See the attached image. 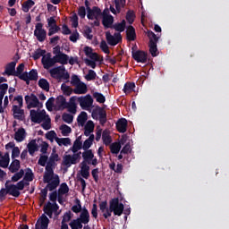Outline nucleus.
Listing matches in <instances>:
<instances>
[{
  "instance_id": "f257e3e1",
  "label": "nucleus",
  "mask_w": 229,
  "mask_h": 229,
  "mask_svg": "<svg viewBox=\"0 0 229 229\" xmlns=\"http://www.w3.org/2000/svg\"><path fill=\"white\" fill-rule=\"evenodd\" d=\"M58 160H60L58 154L54 152L51 154L49 160L47 163L43 180L45 183H48L47 187L50 191H55V189L60 185V177H58L57 174H55V172L53 171Z\"/></svg>"
},
{
  "instance_id": "f03ea898",
  "label": "nucleus",
  "mask_w": 229,
  "mask_h": 229,
  "mask_svg": "<svg viewBox=\"0 0 229 229\" xmlns=\"http://www.w3.org/2000/svg\"><path fill=\"white\" fill-rule=\"evenodd\" d=\"M30 120L32 123H36L37 124L43 123L42 128H44V130L51 129V118H49L46 110H30Z\"/></svg>"
},
{
  "instance_id": "7ed1b4c3",
  "label": "nucleus",
  "mask_w": 229,
  "mask_h": 229,
  "mask_svg": "<svg viewBox=\"0 0 229 229\" xmlns=\"http://www.w3.org/2000/svg\"><path fill=\"white\" fill-rule=\"evenodd\" d=\"M87 12L88 19L89 21H93V22H91V26H99V24L101 23V17L103 15L101 9L95 6L92 9L88 8Z\"/></svg>"
},
{
  "instance_id": "20e7f679",
  "label": "nucleus",
  "mask_w": 229,
  "mask_h": 229,
  "mask_svg": "<svg viewBox=\"0 0 229 229\" xmlns=\"http://www.w3.org/2000/svg\"><path fill=\"white\" fill-rule=\"evenodd\" d=\"M49 74L55 80H69V72L65 71V66H58L49 70Z\"/></svg>"
},
{
  "instance_id": "39448f33",
  "label": "nucleus",
  "mask_w": 229,
  "mask_h": 229,
  "mask_svg": "<svg viewBox=\"0 0 229 229\" xmlns=\"http://www.w3.org/2000/svg\"><path fill=\"white\" fill-rule=\"evenodd\" d=\"M80 158H81V152H78L77 154L73 155L65 154L63 157L62 165L69 168L71 165L78 164V162H80Z\"/></svg>"
},
{
  "instance_id": "423d86ee",
  "label": "nucleus",
  "mask_w": 229,
  "mask_h": 229,
  "mask_svg": "<svg viewBox=\"0 0 229 229\" xmlns=\"http://www.w3.org/2000/svg\"><path fill=\"white\" fill-rule=\"evenodd\" d=\"M76 101H78L82 110H90V108H92V105H94V98H92V96L90 95L76 97Z\"/></svg>"
},
{
  "instance_id": "0eeeda50",
  "label": "nucleus",
  "mask_w": 229,
  "mask_h": 229,
  "mask_svg": "<svg viewBox=\"0 0 229 229\" xmlns=\"http://www.w3.org/2000/svg\"><path fill=\"white\" fill-rule=\"evenodd\" d=\"M109 205H111V213L113 212L114 216H123V212H124V205L119 202V199H113Z\"/></svg>"
},
{
  "instance_id": "6e6552de",
  "label": "nucleus",
  "mask_w": 229,
  "mask_h": 229,
  "mask_svg": "<svg viewBox=\"0 0 229 229\" xmlns=\"http://www.w3.org/2000/svg\"><path fill=\"white\" fill-rule=\"evenodd\" d=\"M25 101L27 103V107L29 109H30V108H42V106H44L42 102H40L38 100V98H37V96H35L34 94L25 96Z\"/></svg>"
},
{
  "instance_id": "1a4fd4ad",
  "label": "nucleus",
  "mask_w": 229,
  "mask_h": 229,
  "mask_svg": "<svg viewBox=\"0 0 229 229\" xmlns=\"http://www.w3.org/2000/svg\"><path fill=\"white\" fill-rule=\"evenodd\" d=\"M34 36L38 42H44L47 37V32L44 30V24L37 23L35 26Z\"/></svg>"
},
{
  "instance_id": "9d476101",
  "label": "nucleus",
  "mask_w": 229,
  "mask_h": 229,
  "mask_svg": "<svg viewBox=\"0 0 229 229\" xmlns=\"http://www.w3.org/2000/svg\"><path fill=\"white\" fill-rule=\"evenodd\" d=\"M102 24L105 28H112V24H114V16L110 14L108 8L102 13Z\"/></svg>"
},
{
  "instance_id": "9b49d317",
  "label": "nucleus",
  "mask_w": 229,
  "mask_h": 229,
  "mask_svg": "<svg viewBox=\"0 0 229 229\" xmlns=\"http://www.w3.org/2000/svg\"><path fill=\"white\" fill-rule=\"evenodd\" d=\"M106 38L109 46H117L118 42H121V33L116 32L112 35L110 32L106 33Z\"/></svg>"
},
{
  "instance_id": "f8f14e48",
  "label": "nucleus",
  "mask_w": 229,
  "mask_h": 229,
  "mask_svg": "<svg viewBox=\"0 0 229 229\" xmlns=\"http://www.w3.org/2000/svg\"><path fill=\"white\" fill-rule=\"evenodd\" d=\"M69 192V186L67 183H62L58 190V203L61 205L65 201V198H67V194Z\"/></svg>"
},
{
  "instance_id": "ddd939ff",
  "label": "nucleus",
  "mask_w": 229,
  "mask_h": 229,
  "mask_svg": "<svg viewBox=\"0 0 229 229\" xmlns=\"http://www.w3.org/2000/svg\"><path fill=\"white\" fill-rule=\"evenodd\" d=\"M41 62L43 64L44 69H51V67L56 64L55 56L51 57V54L43 55Z\"/></svg>"
},
{
  "instance_id": "4468645a",
  "label": "nucleus",
  "mask_w": 229,
  "mask_h": 229,
  "mask_svg": "<svg viewBox=\"0 0 229 229\" xmlns=\"http://www.w3.org/2000/svg\"><path fill=\"white\" fill-rule=\"evenodd\" d=\"M99 208L106 219H108V217L112 216L111 204H109V208H108V204L106 203V201L100 202Z\"/></svg>"
},
{
  "instance_id": "2eb2a0df",
  "label": "nucleus",
  "mask_w": 229,
  "mask_h": 229,
  "mask_svg": "<svg viewBox=\"0 0 229 229\" xmlns=\"http://www.w3.org/2000/svg\"><path fill=\"white\" fill-rule=\"evenodd\" d=\"M58 211V205L56 202H48L47 205L44 206V212L45 214H47L49 217L53 216V213Z\"/></svg>"
},
{
  "instance_id": "dca6fc26",
  "label": "nucleus",
  "mask_w": 229,
  "mask_h": 229,
  "mask_svg": "<svg viewBox=\"0 0 229 229\" xmlns=\"http://www.w3.org/2000/svg\"><path fill=\"white\" fill-rule=\"evenodd\" d=\"M55 110H65L67 108V101L65 98L59 96L56 98L54 105Z\"/></svg>"
},
{
  "instance_id": "f3484780",
  "label": "nucleus",
  "mask_w": 229,
  "mask_h": 229,
  "mask_svg": "<svg viewBox=\"0 0 229 229\" xmlns=\"http://www.w3.org/2000/svg\"><path fill=\"white\" fill-rule=\"evenodd\" d=\"M132 57L136 60V62H140V64H146L148 61V55H146V52L140 50L132 52Z\"/></svg>"
},
{
  "instance_id": "a211bd4d",
  "label": "nucleus",
  "mask_w": 229,
  "mask_h": 229,
  "mask_svg": "<svg viewBox=\"0 0 229 229\" xmlns=\"http://www.w3.org/2000/svg\"><path fill=\"white\" fill-rule=\"evenodd\" d=\"M49 225V218L46 215H42L36 224V229H47Z\"/></svg>"
},
{
  "instance_id": "6ab92c4d",
  "label": "nucleus",
  "mask_w": 229,
  "mask_h": 229,
  "mask_svg": "<svg viewBox=\"0 0 229 229\" xmlns=\"http://www.w3.org/2000/svg\"><path fill=\"white\" fill-rule=\"evenodd\" d=\"M54 57L55 64H61V65H67V64H69V55L66 54L59 52Z\"/></svg>"
},
{
  "instance_id": "aec40b11",
  "label": "nucleus",
  "mask_w": 229,
  "mask_h": 229,
  "mask_svg": "<svg viewBox=\"0 0 229 229\" xmlns=\"http://www.w3.org/2000/svg\"><path fill=\"white\" fill-rule=\"evenodd\" d=\"M127 139L128 138L126 136H123L120 140V142L114 143L111 146V152L114 153V155H117V153H119L121 151V146L124 145Z\"/></svg>"
},
{
  "instance_id": "412c9836",
  "label": "nucleus",
  "mask_w": 229,
  "mask_h": 229,
  "mask_svg": "<svg viewBox=\"0 0 229 229\" xmlns=\"http://www.w3.org/2000/svg\"><path fill=\"white\" fill-rule=\"evenodd\" d=\"M78 219L81 223H82V225H89V222L90 221V214L89 213V210L85 208H82Z\"/></svg>"
},
{
  "instance_id": "4be33fe9",
  "label": "nucleus",
  "mask_w": 229,
  "mask_h": 229,
  "mask_svg": "<svg viewBox=\"0 0 229 229\" xmlns=\"http://www.w3.org/2000/svg\"><path fill=\"white\" fill-rule=\"evenodd\" d=\"M5 189H7L8 194L10 196H13L14 198H19L21 196V191H19L17 186L15 184H5Z\"/></svg>"
},
{
  "instance_id": "5701e85b",
  "label": "nucleus",
  "mask_w": 229,
  "mask_h": 229,
  "mask_svg": "<svg viewBox=\"0 0 229 229\" xmlns=\"http://www.w3.org/2000/svg\"><path fill=\"white\" fill-rule=\"evenodd\" d=\"M81 174L82 178H85L86 180H89V177L90 176V166H89L85 161H82L81 164Z\"/></svg>"
},
{
  "instance_id": "b1692460",
  "label": "nucleus",
  "mask_w": 229,
  "mask_h": 229,
  "mask_svg": "<svg viewBox=\"0 0 229 229\" xmlns=\"http://www.w3.org/2000/svg\"><path fill=\"white\" fill-rule=\"evenodd\" d=\"M83 51L88 58H90V60H94L95 62H99V55L97 53H94L91 47H85Z\"/></svg>"
},
{
  "instance_id": "393cba45",
  "label": "nucleus",
  "mask_w": 229,
  "mask_h": 229,
  "mask_svg": "<svg viewBox=\"0 0 229 229\" xmlns=\"http://www.w3.org/2000/svg\"><path fill=\"white\" fill-rule=\"evenodd\" d=\"M84 135L85 137H90L94 133V122L92 120L88 121L84 125Z\"/></svg>"
},
{
  "instance_id": "a878e982",
  "label": "nucleus",
  "mask_w": 229,
  "mask_h": 229,
  "mask_svg": "<svg viewBox=\"0 0 229 229\" xmlns=\"http://www.w3.org/2000/svg\"><path fill=\"white\" fill-rule=\"evenodd\" d=\"M13 114L14 119L22 121L24 119V110L21 109L19 106H13Z\"/></svg>"
},
{
  "instance_id": "bb28decb",
  "label": "nucleus",
  "mask_w": 229,
  "mask_h": 229,
  "mask_svg": "<svg viewBox=\"0 0 229 229\" xmlns=\"http://www.w3.org/2000/svg\"><path fill=\"white\" fill-rule=\"evenodd\" d=\"M89 92V89L87 88V84L85 82L81 81L79 84H77L73 89L74 94H87Z\"/></svg>"
},
{
  "instance_id": "cd10ccee",
  "label": "nucleus",
  "mask_w": 229,
  "mask_h": 229,
  "mask_svg": "<svg viewBox=\"0 0 229 229\" xmlns=\"http://www.w3.org/2000/svg\"><path fill=\"white\" fill-rule=\"evenodd\" d=\"M26 139V130L24 128L18 129L14 133L16 142H22Z\"/></svg>"
},
{
  "instance_id": "c85d7f7f",
  "label": "nucleus",
  "mask_w": 229,
  "mask_h": 229,
  "mask_svg": "<svg viewBox=\"0 0 229 229\" xmlns=\"http://www.w3.org/2000/svg\"><path fill=\"white\" fill-rule=\"evenodd\" d=\"M116 128L120 133L126 132V128H128V121L124 118L118 120L116 123Z\"/></svg>"
},
{
  "instance_id": "c756f323",
  "label": "nucleus",
  "mask_w": 229,
  "mask_h": 229,
  "mask_svg": "<svg viewBox=\"0 0 229 229\" xmlns=\"http://www.w3.org/2000/svg\"><path fill=\"white\" fill-rule=\"evenodd\" d=\"M8 91V84H2L0 85V114H3L4 112V109L3 108V98H4V94Z\"/></svg>"
},
{
  "instance_id": "7c9ffc66",
  "label": "nucleus",
  "mask_w": 229,
  "mask_h": 229,
  "mask_svg": "<svg viewBox=\"0 0 229 229\" xmlns=\"http://www.w3.org/2000/svg\"><path fill=\"white\" fill-rule=\"evenodd\" d=\"M83 148V143L81 142V137H78L71 148L73 154H77L80 149Z\"/></svg>"
},
{
  "instance_id": "2f4dec72",
  "label": "nucleus",
  "mask_w": 229,
  "mask_h": 229,
  "mask_svg": "<svg viewBox=\"0 0 229 229\" xmlns=\"http://www.w3.org/2000/svg\"><path fill=\"white\" fill-rule=\"evenodd\" d=\"M96 139V136L94 134H91L86 140H84L82 144V149L84 151H87L92 148V144H94V140Z\"/></svg>"
},
{
  "instance_id": "473e14b6",
  "label": "nucleus",
  "mask_w": 229,
  "mask_h": 229,
  "mask_svg": "<svg viewBox=\"0 0 229 229\" xmlns=\"http://www.w3.org/2000/svg\"><path fill=\"white\" fill-rule=\"evenodd\" d=\"M66 108H68V112H70V114H76V96L70 98V102L67 104Z\"/></svg>"
},
{
  "instance_id": "72a5a7b5",
  "label": "nucleus",
  "mask_w": 229,
  "mask_h": 229,
  "mask_svg": "<svg viewBox=\"0 0 229 229\" xmlns=\"http://www.w3.org/2000/svg\"><path fill=\"white\" fill-rule=\"evenodd\" d=\"M82 158H83V162H88V164H90V160H92V158H94V152H92V149H88V150H84L82 152Z\"/></svg>"
},
{
  "instance_id": "f704fd0d",
  "label": "nucleus",
  "mask_w": 229,
  "mask_h": 229,
  "mask_svg": "<svg viewBox=\"0 0 229 229\" xmlns=\"http://www.w3.org/2000/svg\"><path fill=\"white\" fill-rule=\"evenodd\" d=\"M17 65V62L13 61L9 63L6 66H5V74H7V76H12L13 75V72H15V66Z\"/></svg>"
},
{
  "instance_id": "c9c22d12",
  "label": "nucleus",
  "mask_w": 229,
  "mask_h": 229,
  "mask_svg": "<svg viewBox=\"0 0 229 229\" xmlns=\"http://www.w3.org/2000/svg\"><path fill=\"white\" fill-rule=\"evenodd\" d=\"M10 165V154L5 153L0 157V167L6 168Z\"/></svg>"
},
{
  "instance_id": "e433bc0d",
  "label": "nucleus",
  "mask_w": 229,
  "mask_h": 229,
  "mask_svg": "<svg viewBox=\"0 0 229 229\" xmlns=\"http://www.w3.org/2000/svg\"><path fill=\"white\" fill-rule=\"evenodd\" d=\"M28 150L30 155L33 156L35 154V151H38V146L37 145V141L35 140H32L30 141V143L27 145Z\"/></svg>"
},
{
  "instance_id": "4c0bfd02",
  "label": "nucleus",
  "mask_w": 229,
  "mask_h": 229,
  "mask_svg": "<svg viewBox=\"0 0 229 229\" xmlns=\"http://www.w3.org/2000/svg\"><path fill=\"white\" fill-rule=\"evenodd\" d=\"M87 119H89L87 113L81 112L77 118V123L79 126H85V123H87Z\"/></svg>"
},
{
  "instance_id": "58836bf2",
  "label": "nucleus",
  "mask_w": 229,
  "mask_h": 229,
  "mask_svg": "<svg viewBox=\"0 0 229 229\" xmlns=\"http://www.w3.org/2000/svg\"><path fill=\"white\" fill-rule=\"evenodd\" d=\"M102 140L106 146H109V144H112V137L110 136L109 131H104L102 133Z\"/></svg>"
},
{
  "instance_id": "ea45409f",
  "label": "nucleus",
  "mask_w": 229,
  "mask_h": 229,
  "mask_svg": "<svg viewBox=\"0 0 229 229\" xmlns=\"http://www.w3.org/2000/svg\"><path fill=\"white\" fill-rule=\"evenodd\" d=\"M35 6V2L33 0H27L22 4V11L25 13H28L30 12V9L33 8Z\"/></svg>"
},
{
  "instance_id": "a19ab883",
  "label": "nucleus",
  "mask_w": 229,
  "mask_h": 229,
  "mask_svg": "<svg viewBox=\"0 0 229 229\" xmlns=\"http://www.w3.org/2000/svg\"><path fill=\"white\" fill-rule=\"evenodd\" d=\"M126 35L128 40H135V28H133V26H129L126 30Z\"/></svg>"
},
{
  "instance_id": "79ce46f5",
  "label": "nucleus",
  "mask_w": 229,
  "mask_h": 229,
  "mask_svg": "<svg viewBox=\"0 0 229 229\" xmlns=\"http://www.w3.org/2000/svg\"><path fill=\"white\" fill-rule=\"evenodd\" d=\"M21 168V162L19 160L14 159L9 166V171L11 173H17V170Z\"/></svg>"
},
{
  "instance_id": "37998d69",
  "label": "nucleus",
  "mask_w": 229,
  "mask_h": 229,
  "mask_svg": "<svg viewBox=\"0 0 229 229\" xmlns=\"http://www.w3.org/2000/svg\"><path fill=\"white\" fill-rule=\"evenodd\" d=\"M60 131L63 137H69V134L72 130L68 125L63 124L60 126Z\"/></svg>"
},
{
  "instance_id": "c03bdc74",
  "label": "nucleus",
  "mask_w": 229,
  "mask_h": 229,
  "mask_svg": "<svg viewBox=\"0 0 229 229\" xmlns=\"http://www.w3.org/2000/svg\"><path fill=\"white\" fill-rule=\"evenodd\" d=\"M55 142L58 146H71V139L69 138H56Z\"/></svg>"
},
{
  "instance_id": "a18cd8bd",
  "label": "nucleus",
  "mask_w": 229,
  "mask_h": 229,
  "mask_svg": "<svg viewBox=\"0 0 229 229\" xmlns=\"http://www.w3.org/2000/svg\"><path fill=\"white\" fill-rule=\"evenodd\" d=\"M70 226L72 229H81L83 228V224L77 218L70 223Z\"/></svg>"
},
{
  "instance_id": "49530a36",
  "label": "nucleus",
  "mask_w": 229,
  "mask_h": 229,
  "mask_svg": "<svg viewBox=\"0 0 229 229\" xmlns=\"http://www.w3.org/2000/svg\"><path fill=\"white\" fill-rule=\"evenodd\" d=\"M133 89H135V83L127 82L124 85L123 92H125V94H131V92H133Z\"/></svg>"
},
{
  "instance_id": "de8ad7c7",
  "label": "nucleus",
  "mask_w": 229,
  "mask_h": 229,
  "mask_svg": "<svg viewBox=\"0 0 229 229\" xmlns=\"http://www.w3.org/2000/svg\"><path fill=\"white\" fill-rule=\"evenodd\" d=\"M38 85L40 89H43V90H49V82L46 79H40L38 81Z\"/></svg>"
},
{
  "instance_id": "09e8293b",
  "label": "nucleus",
  "mask_w": 229,
  "mask_h": 229,
  "mask_svg": "<svg viewBox=\"0 0 229 229\" xmlns=\"http://www.w3.org/2000/svg\"><path fill=\"white\" fill-rule=\"evenodd\" d=\"M61 89L64 96H71V94H72V88L67 86V84H62Z\"/></svg>"
},
{
  "instance_id": "8fccbe9b",
  "label": "nucleus",
  "mask_w": 229,
  "mask_h": 229,
  "mask_svg": "<svg viewBox=\"0 0 229 229\" xmlns=\"http://www.w3.org/2000/svg\"><path fill=\"white\" fill-rule=\"evenodd\" d=\"M47 110L53 112L55 110V98H50L46 103Z\"/></svg>"
},
{
  "instance_id": "3c124183",
  "label": "nucleus",
  "mask_w": 229,
  "mask_h": 229,
  "mask_svg": "<svg viewBox=\"0 0 229 229\" xmlns=\"http://www.w3.org/2000/svg\"><path fill=\"white\" fill-rule=\"evenodd\" d=\"M93 98H94V99H96V101L98 103H105V101L106 100L105 98V96H103V94H101L99 92L93 93Z\"/></svg>"
},
{
  "instance_id": "603ef678",
  "label": "nucleus",
  "mask_w": 229,
  "mask_h": 229,
  "mask_svg": "<svg viewBox=\"0 0 229 229\" xmlns=\"http://www.w3.org/2000/svg\"><path fill=\"white\" fill-rule=\"evenodd\" d=\"M109 167H110V169L114 171V173H123V165L122 164H118L117 165H115V163H111L109 165Z\"/></svg>"
},
{
  "instance_id": "864d4df0",
  "label": "nucleus",
  "mask_w": 229,
  "mask_h": 229,
  "mask_svg": "<svg viewBox=\"0 0 229 229\" xmlns=\"http://www.w3.org/2000/svg\"><path fill=\"white\" fill-rule=\"evenodd\" d=\"M114 28L116 31H124L126 28V21L123 20L122 22L114 24Z\"/></svg>"
},
{
  "instance_id": "5fc2aeb1",
  "label": "nucleus",
  "mask_w": 229,
  "mask_h": 229,
  "mask_svg": "<svg viewBox=\"0 0 229 229\" xmlns=\"http://www.w3.org/2000/svg\"><path fill=\"white\" fill-rule=\"evenodd\" d=\"M148 37L149 38V44H157L158 42V38L153 31H148Z\"/></svg>"
},
{
  "instance_id": "6e6d98bb",
  "label": "nucleus",
  "mask_w": 229,
  "mask_h": 229,
  "mask_svg": "<svg viewBox=\"0 0 229 229\" xmlns=\"http://www.w3.org/2000/svg\"><path fill=\"white\" fill-rule=\"evenodd\" d=\"M23 180L25 182H33V172L30 169H27Z\"/></svg>"
},
{
  "instance_id": "4d7b16f0",
  "label": "nucleus",
  "mask_w": 229,
  "mask_h": 229,
  "mask_svg": "<svg viewBox=\"0 0 229 229\" xmlns=\"http://www.w3.org/2000/svg\"><path fill=\"white\" fill-rule=\"evenodd\" d=\"M149 52L152 56H157L158 48H157V43H149Z\"/></svg>"
},
{
  "instance_id": "13d9d810",
  "label": "nucleus",
  "mask_w": 229,
  "mask_h": 229,
  "mask_svg": "<svg viewBox=\"0 0 229 229\" xmlns=\"http://www.w3.org/2000/svg\"><path fill=\"white\" fill-rule=\"evenodd\" d=\"M24 176V170H20L12 177V182H19Z\"/></svg>"
},
{
  "instance_id": "bf43d9fd",
  "label": "nucleus",
  "mask_w": 229,
  "mask_h": 229,
  "mask_svg": "<svg viewBox=\"0 0 229 229\" xmlns=\"http://www.w3.org/2000/svg\"><path fill=\"white\" fill-rule=\"evenodd\" d=\"M96 72L89 70L88 74L85 75V80H87V81H92V80H96Z\"/></svg>"
},
{
  "instance_id": "052dcab7",
  "label": "nucleus",
  "mask_w": 229,
  "mask_h": 229,
  "mask_svg": "<svg viewBox=\"0 0 229 229\" xmlns=\"http://www.w3.org/2000/svg\"><path fill=\"white\" fill-rule=\"evenodd\" d=\"M29 80H30V81L38 80V72H37V70H31L29 72Z\"/></svg>"
},
{
  "instance_id": "680f3d73",
  "label": "nucleus",
  "mask_w": 229,
  "mask_h": 229,
  "mask_svg": "<svg viewBox=\"0 0 229 229\" xmlns=\"http://www.w3.org/2000/svg\"><path fill=\"white\" fill-rule=\"evenodd\" d=\"M47 139H48V140H51V142H53V140L56 141V139H58V136L56 135V132H55V131H50L49 132L47 133Z\"/></svg>"
},
{
  "instance_id": "e2e57ef3",
  "label": "nucleus",
  "mask_w": 229,
  "mask_h": 229,
  "mask_svg": "<svg viewBox=\"0 0 229 229\" xmlns=\"http://www.w3.org/2000/svg\"><path fill=\"white\" fill-rule=\"evenodd\" d=\"M73 120H74V116H72V114H63V121H64V123L71 124V123H72Z\"/></svg>"
},
{
  "instance_id": "0e129e2a",
  "label": "nucleus",
  "mask_w": 229,
  "mask_h": 229,
  "mask_svg": "<svg viewBox=\"0 0 229 229\" xmlns=\"http://www.w3.org/2000/svg\"><path fill=\"white\" fill-rule=\"evenodd\" d=\"M72 210L75 214H80V212L83 210L81 209V203L80 202V200H77L76 205L72 206Z\"/></svg>"
},
{
  "instance_id": "69168bd1",
  "label": "nucleus",
  "mask_w": 229,
  "mask_h": 229,
  "mask_svg": "<svg viewBox=\"0 0 229 229\" xmlns=\"http://www.w3.org/2000/svg\"><path fill=\"white\" fill-rule=\"evenodd\" d=\"M13 103H14L13 106L22 107V97L18 96V97L14 98Z\"/></svg>"
},
{
  "instance_id": "338daca9",
  "label": "nucleus",
  "mask_w": 229,
  "mask_h": 229,
  "mask_svg": "<svg viewBox=\"0 0 229 229\" xmlns=\"http://www.w3.org/2000/svg\"><path fill=\"white\" fill-rule=\"evenodd\" d=\"M100 49H102V51L105 52L106 55H108L110 53V50L108 49V45L106 44V41H101Z\"/></svg>"
},
{
  "instance_id": "774afa93",
  "label": "nucleus",
  "mask_w": 229,
  "mask_h": 229,
  "mask_svg": "<svg viewBox=\"0 0 229 229\" xmlns=\"http://www.w3.org/2000/svg\"><path fill=\"white\" fill-rule=\"evenodd\" d=\"M126 20L128 21L129 24H133V21L135 20V14L133 12L127 13Z\"/></svg>"
}]
</instances>
